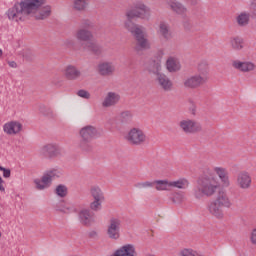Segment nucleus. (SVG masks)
I'll return each mask as SVG.
<instances>
[{
	"label": "nucleus",
	"mask_w": 256,
	"mask_h": 256,
	"mask_svg": "<svg viewBox=\"0 0 256 256\" xmlns=\"http://www.w3.org/2000/svg\"><path fill=\"white\" fill-rule=\"evenodd\" d=\"M1 235H2V234H1V232H0V237H1Z\"/></svg>",
	"instance_id": "obj_58"
},
{
	"label": "nucleus",
	"mask_w": 256,
	"mask_h": 256,
	"mask_svg": "<svg viewBox=\"0 0 256 256\" xmlns=\"http://www.w3.org/2000/svg\"><path fill=\"white\" fill-rule=\"evenodd\" d=\"M56 211H60V213H77V208L72 204H69L65 201H60L56 204Z\"/></svg>",
	"instance_id": "obj_30"
},
{
	"label": "nucleus",
	"mask_w": 256,
	"mask_h": 256,
	"mask_svg": "<svg viewBox=\"0 0 256 256\" xmlns=\"http://www.w3.org/2000/svg\"><path fill=\"white\" fill-rule=\"evenodd\" d=\"M196 75L206 83L209 81V64L206 61L198 64Z\"/></svg>",
	"instance_id": "obj_26"
},
{
	"label": "nucleus",
	"mask_w": 256,
	"mask_h": 256,
	"mask_svg": "<svg viewBox=\"0 0 256 256\" xmlns=\"http://www.w3.org/2000/svg\"><path fill=\"white\" fill-rule=\"evenodd\" d=\"M189 189V180L187 178H179L178 180L170 181V189Z\"/></svg>",
	"instance_id": "obj_31"
},
{
	"label": "nucleus",
	"mask_w": 256,
	"mask_h": 256,
	"mask_svg": "<svg viewBox=\"0 0 256 256\" xmlns=\"http://www.w3.org/2000/svg\"><path fill=\"white\" fill-rule=\"evenodd\" d=\"M213 171L220 179L222 187H229L231 185V181L229 180V170H227V168L216 166L213 168Z\"/></svg>",
	"instance_id": "obj_16"
},
{
	"label": "nucleus",
	"mask_w": 256,
	"mask_h": 256,
	"mask_svg": "<svg viewBox=\"0 0 256 256\" xmlns=\"http://www.w3.org/2000/svg\"><path fill=\"white\" fill-rule=\"evenodd\" d=\"M118 121H120L122 124L131 123L133 121V112L130 110L122 111L118 116Z\"/></svg>",
	"instance_id": "obj_37"
},
{
	"label": "nucleus",
	"mask_w": 256,
	"mask_h": 256,
	"mask_svg": "<svg viewBox=\"0 0 256 256\" xmlns=\"http://www.w3.org/2000/svg\"><path fill=\"white\" fill-rule=\"evenodd\" d=\"M156 83L158 87L164 91V93H169L173 91V81L166 74L160 73L156 76Z\"/></svg>",
	"instance_id": "obj_11"
},
{
	"label": "nucleus",
	"mask_w": 256,
	"mask_h": 256,
	"mask_svg": "<svg viewBox=\"0 0 256 256\" xmlns=\"http://www.w3.org/2000/svg\"><path fill=\"white\" fill-rule=\"evenodd\" d=\"M91 141L92 140L82 138L78 145L80 151H83V153H91V151H93V143Z\"/></svg>",
	"instance_id": "obj_38"
},
{
	"label": "nucleus",
	"mask_w": 256,
	"mask_h": 256,
	"mask_svg": "<svg viewBox=\"0 0 256 256\" xmlns=\"http://www.w3.org/2000/svg\"><path fill=\"white\" fill-rule=\"evenodd\" d=\"M186 1H189L191 5H197V0H186Z\"/></svg>",
	"instance_id": "obj_55"
},
{
	"label": "nucleus",
	"mask_w": 256,
	"mask_h": 256,
	"mask_svg": "<svg viewBox=\"0 0 256 256\" xmlns=\"http://www.w3.org/2000/svg\"><path fill=\"white\" fill-rule=\"evenodd\" d=\"M236 183L240 189H249L252 183L251 174L247 171L239 172Z\"/></svg>",
	"instance_id": "obj_17"
},
{
	"label": "nucleus",
	"mask_w": 256,
	"mask_h": 256,
	"mask_svg": "<svg viewBox=\"0 0 256 256\" xmlns=\"http://www.w3.org/2000/svg\"><path fill=\"white\" fill-rule=\"evenodd\" d=\"M52 7L51 5H45L41 6L40 8H36L33 10L34 18L37 21H45V19H49V16L52 13Z\"/></svg>",
	"instance_id": "obj_18"
},
{
	"label": "nucleus",
	"mask_w": 256,
	"mask_h": 256,
	"mask_svg": "<svg viewBox=\"0 0 256 256\" xmlns=\"http://www.w3.org/2000/svg\"><path fill=\"white\" fill-rule=\"evenodd\" d=\"M213 201L217 203L222 209H231V207H233V202H231V198H229L227 192H219L216 199Z\"/></svg>",
	"instance_id": "obj_21"
},
{
	"label": "nucleus",
	"mask_w": 256,
	"mask_h": 256,
	"mask_svg": "<svg viewBox=\"0 0 256 256\" xmlns=\"http://www.w3.org/2000/svg\"><path fill=\"white\" fill-rule=\"evenodd\" d=\"M190 111V115H193L195 117V115H197V106L193 105L192 107L189 108Z\"/></svg>",
	"instance_id": "obj_52"
},
{
	"label": "nucleus",
	"mask_w": 256,
	"mask_h": 256,
	"mask_svg": "<svg viewBox=\"0 0 256 256\" xmlns=\"http://www.w3.org/2000/svg\"><path fill=\"white\" fill-rule=\"evenodd\" d=\"M104 200H94L90 203L91 211H101V207L103 205Z\"/></svg>",
	"instance_id": "obj_45"
},
{
	"label": "nucleus",
	"mask_w": 256,
	"mask_h": 256,
	"mask_svg": "<svg viewBox=\"0 0 256 256\" xmlns=\"http://www.w3.org/2000/svg\"><path fill=\"white\" fill-rule=\"evenodd\" d=\"M158 59L157 60H150L146 64V70L148 73H152V75H160L161 74V57L165 55V52L163 50H159L157 52Z\"/></svg>",
	"instance_id": "obj_9"
},
{
	"label": "nucleus",
	"mask_w": 256,
	"mask_h": 256,
	"mask_svg": "<svg viewBox=\"0 0 256 256\" xmlns=\"http://www.w3.org/2000/svg\"><path fill=\"white\" fill-rule=\"evenodd\" d=\"M232 67L237 71H241V73H251V71H255L256 65L251 61L234 60Z\"/></svg>",
	"instance_id": "obj_14"
},
{
	"label": "nucleus",
	"mask_w": 256,
	"mask_h": 256,
	"mask_svg": "<svg viewBox=\"0 0 256 256\" xmlns=\"http://www.w3.org/2000/svg\"><path fill=\"white\" fill-rule=\"evenodd\" d=\"M125 139L129 143V145L139 147L147 143V134H145V132L140 128H132L127 133Z\"/></svg>",
	"instance_id": "obj_8"
},
{
	"label": "nucleus",
	"mask_w": 256,
	"mask_h": 256,
	"mask_svg": "<svg viewBox=\"0 0 256 256\" xmlns=\"http://www.w3.org/2000/svg\"><path fill=\"white\" fill-rule=\"evenodd\" d=\"M251 242L253 245H256V228L252 230L251 232Z\"/></svg>",
	"instance_id": "obj_51"
},
{
	"label": "nucleus",
	"mask_w": 256,
	"mask_h": 256,
	"mask_svg": "<svg viewBox=\"0 0 256 256\" xmlns=\"http://www.w3.org/2000/svg\"><path fill=\"white\" fill-rule=\"evenodd\" d=\"M78 97H81L82 99H91V94L87 90H79L77 92Z\"/></svg>",
	"instance_id": "obj_47"
},
{
	"label": "nucleus",
	"mask_w": 256,
	"mask_h": 256,
	"mask_svg": "<svg viewBox=\"0 0 256 256\" xmlns=\"http://www.w3.org/2000/svg\"><path fill=\"white\" fill-rule=\"evenodd\" d=\"M59 177H61V172L55 168L46 171L41 179L34 180L36 189L38 191H45V189H49L53 184V179H57Z\"/></svg>",
	"instance_id": "obj_5"
},
{
	"label": "nucleus",
	"mask_w": 256,
	"mask_h": 256,
	"mask_svg": "<svg viewBox=\"0 0 256 256\" xmlns=\"http://www.w3.org/2000/svg\"><path fill=\"white\" fill-rule=\"evenodd\" d=\"M245 45V42L243 41V38L236 36L230 38V47L233 49V51H241Z\"/></svg>",
	"instance_id": "obj_34"
},
{
	"label": "nucleus",
	"mask_w": 256,
	"mask_h": 256,
	"mask_svg": "<svg viewBox=\"0 0 256 256\" xmlns=\"http://www.w3.org/2000/svg\"><path fill=\"white\" fill-rule=\"evenodd\" d=\"M128 31L133 35L136 41L134 46V51H136V53H141L143 51L151 49V43L149 42V39H147V37L145 36V32H143V28L141 26L132 28Z\"/></svg>",
	"instance_id": "obj_4"
},
{
	"label": "nucleus",
	"mask_w": 256,
	"mask_h": 256,
	"mask_svg": "<svg viewBox=\"0 0 256 256\" xmlns=\"http://www.w3.org/2000/svg\"><path fill=\"white\" fill-rule=\"evenodd\" d=\"M74 37L80 43H89V41H93V32L85 28H79L76 30Z\"/></svg>",
	"instance_id": "obj_22"
},
{
	"label": "nucleus",
	"mask_w": 256,
	"mask_h": 256,
	"mask_svg": "<svg viewBox=\"0 0 256 256\" xmlns=\"http://www.w3.org/2000/svg\"><path fill=\"white\" fill-rule=\"evenodd\" d=\"M90 195L94 200L105 201V195L103 191L98 186H93L90 189Z\"/></svg>",
	"instance_id": "obj_39"
},
{
	"label": "nucleus",
	"mask_w": 256,
	"mask_h": 256,
	"mask_svg": "<svg viewBox=\"0 0 256 256\" xmlns=\"http://www.w3.org/2000/svg\"><path fill=\"white\" fill-rule=\"evenodd\" d=\"M205 83L207 82L203 80V78H200V76L194 74L184 79L183 86L185 89H199V87H202V85H205Z\"/></svg>",
	"instance_id": "obj_12"
},
{
	"label": "nucleus",
	"mask_w": 256,
	"mask_h": 256,
	"mask_svg": "<svg viewBox=\"0 0 256 256\" xmlns=\"http://www.w3.org/2000/svg\"><path fill=\"white\" fill-rule=\"evenodd\" d=\"M159 34L165 41H170V39H173V33L171 32V28H169V25L166 22H160L159 24Z\"/></svg>",
	"instance_id": "obj_29"
},
{
	"label": "nucleus",
	"mask_w": 256,
	"mask_h": 256,
	"mask_svg": "<svg viewBox=\"0 0 256 256\" xmlns=\"http://www.w3.org/2000/svg\"><path fill=\"white\" fill-rule=\"evenodd\" d=\"M97 71L101 77H111L115 73V65L112 62H102L98 64Z\"/></svg>",
	"instance_id": "obj_19"
},
{
	"label": "nucleus",
	"mask_w": 256,
	"mask_h": 256,
	"mask_svg": "<svg viewBox=\"0 0 256 256\" xmlns=\"http://www.w3.org/2000/svg\"><path fill=\"white\" fill-rule=\"evenodd\" d=\"M88 6H89L88 0H73V3H72V9L74 11H78L79 13L86 11Z\"/></svg>",
	"instance_id": "obj_33"
},
{
	"label": "nucleus",
	"mask_w": 256,
	"mask_h": 256,
	"mask_svg": "<svg viewBox=\"0 0 256 256\" xmlns=\"http://www.w3.org/2000/svg\"><path fill=\"white\" fill-rule=\"evenodd\" d=\"M123 227V220L120 217L113 216L108 220L106 234L109 239L117 241L121 237V228Z\"/></svg>",
	"instance_id": "obj_7"
},
{
	"label": "nucleus",
	"mask_w": 256,
	"mask_h": 256,
	"mask_svg": "<svg viewBox=\"0 0 256 256\" xmlns=\"http://www.w3.org/2000/svg\"><path fill=\"white\" fill-rule=\"evenodd\" d=\"M0 213H3V206L0 204Z\"/></svg>",
	"instance_id": "obj_56"
},
{
	"label": "nucleus",
	"mask_w": 256,
	"mask_h": 256,
	"mask_svg": "<svg viewBox=\"0 0 256 256\" xmlns=\"http://www.w3.org/2000/svg\"><path fill=\"white\" fill-rule=\"evenodd\" d=\"M40 153L46 159H53V157H57L59 154V149L55 144H47L40 149Z\"/></svg>",
	"instance_id": "obj_24"
},
{
	"label": "nucleus",
	"mask_w": 256,
	"mask_h": 256,
	"mask_svg": "<svg viewBox=\"0 0 256 256\" xmlns=\"http://www.w3.org/2000/svg\"><path fill=\"white\" fill-rule=\"evenodd\" d=\"M167 6L170 11H173V13H176L177 15H185V13H187V7L177 0H168Z\"/></svg>",
	"instance_id": "obj_23"
},
{
	"label": "nucleus",
	"mask_w": 256,
	"mask_h": 256,
	"mask_svg": "<svg viewBox=\"0 0 256 256\" xmlns=\"http://www.w3.org/2000/svg\"><path fill=\"white\" fill-rule=\"evenodd\" d=\"M83 49H87L88 51H91L92 53H94V55H101V53H103V48L101 47V45L91 40L83 44Z\"/></svg>",
	"instance_id": "obj_32"
},
{
	"label": "nucleus",
	"mask_w": 256,
	"mask_h": 256,
	"mask_svg": "<svg viewBox=\"0 0 256 256\" xmlns=\"http://www.w3.org/2000/svg\"><path fill=\"white\" fill-rule=\"evenodd\" d=\"M65 77L68 81H77L81 77V70L76 66L69 65L65 69Z\"/></svg>",
	"instance_id": "obj_27"
},
{
	"label": "nucleus",
	"mask_w": 256,
	"mask_h": 256,
	"mask_svg": "<svg viewBox=\"0 0 256 256\" xmlns=\"http://www.w3.org/2000/svg\"><path fill=\"white\" fill-rule=\"evenodd\" d=\"M64 45H66V47H72V49H77L75 48V41L72 39L65 40Z\"/></svg>",
	"instance_id": "obj_49"
},
{
	"label": "nucleus",
	"mask_w": 256,
	"mask_h": 256,
	"mask_svg": "<svg viewBox=\"0 0 256 256\" xmlns=\"http://www.w3.org/2000/svg\"><path fill=\"white\" fill-rule=\"evenodd\" d=\"M21 129H23V125L17 121L8 122L3 126V131L7 135H17L21 132Z\"/></svg>",
	"instance_id": "obj_25"
},
{
	"label": "nucleus",
	"mask_w": 256,
	"mask_h": 256,
	"mask_svg": "<svg viewBox=\"0 0 256 256\" xmlns=\"http://www.w3.org/2000/svg\"><path fill=\"white\" fill-rule=\"evenodd\" d=\"M126 21H124V27L127 30L135 29L141 27L133 19H142L143 21H149L151 19V8L145 5L143 2H135L130 5L125 11Z\"/></svg>",
	"instance_id": "obj_1"
},
{
	"label": "nucleus",
	"mask_w": 256,
	"mask_h": 256,
	"mask_svg": "<svg viewBox=\"0 0 256 256\" xmlns=\"http://www.w3.org/2000/svg\"><path fill=\"white\" fill-rule=\"evenodd\" d=\"M67 191V186L63 184H59L55 189V193L58 195V197H67Z\"/></svg>",
	"instance_id": "obj_42"
},
{
	"label": "nucleus",
	"mask_w": 256,
	"mask_h": 256,
	"mask_svg": "<svg viewBox=\"0 0 256 256\" xmlns=\"http://www.w3.org/2000/svg\"><path fill=\"white\" fill-rule=\"evenodd\" d=\"M183 27L185 31H197V28L195 27V23H193V21L189 19L184 20Z\"/></svg>",
	"instance_id": "obj_44"
},
{
	"label": "nucleus",
	"mask_w": 256,
	"mask_h": 256,
	"mask_svg": "<svg viewBox=\"0 0 256 256\" xmlns=\"http://www.w3.org/2000/svg\"><path fill=\"white\" fill-rule=\"evenodd\" d=\"M0 171H3V177L9 179L11 177V169L0 166Z\"/></svg>",
	"instance_id": "obj_48"
},
{
	"label": "nucleus",
	"mask_w": 256,
	"mask_h": 256,
	"mask_svg": "<svg viewBox=\"0 0 256 256\" xmlns=\"http://www.w3.org/2000/svg\"><path fill=\"white\" fill-rule=\"evenodd\" d=\"M40 113L44 115V117H47V119H55V117H57V114L53 112V109L47 108L45 106L40 107Z\"/></svg>",
	"instance_id": "obj_40"
},
{
	"label": "nucleus",
	"mask_w": 256,
	"mask_h": 256,
	"mask_svg": "<svg viewBox=\"0 0 256 256\" xmlns=\"http://www.w3.org/2000/svg\"><path fill=\"white\" fill-rule=\"evenodd\" d=\"M249 19V13L242 12L236 17V23L239 27H247V25H249Z\"/></svg>",
	"instance_id": "obj_36"
},
{
	"label": "nucleus",
	"mask_w": 256,
	"mask_h": 256,
	"mask_svg": "<svg viewBox=\"0 0 256 256\" xmlns=\"http://www.w3.org/2000/svg\"><path fill=\"white\" fill-rule=\"evenodd\" d=\"M207 211L214 219H218V221L225 219V208H222V206H219V204L213 200L207 205Z\"/></svg>",
	"instance_id": "obj_10"
},
{
	"label": "nucleus",
	"mask_w": 256,
	"mask_h": 256,
	"mask_svg": "<svg viewBox=\"0 0 256 256\" xmlns=\"http://www.w3.org/2000/svg\"><path fill=\"white\" fill-rule=\"evenodd\" d=\"M1 55H3V51L0 49V57H1Z\"/></svg>",
	"instance_id": "obj_57"
},
{
	"label": "nucleus",
	"mask_w": 256,
	"mask_h": 256,
	"mask_svg": "<svg viewBox=\"0 0 256 256\" xmlns=\"http://www.w3.org/2000/svg\"><path fill=\"white\" fill-rule=\"evenodd\" d=\"M250 8L256 11V0H250Z\"/></svg>",
	"instance_id": "obj_53"
},
{
	"label": "nucleus",
	"mask_w": 256,
	"mask_h": 256,
	"mask_svg": "<svg viewBox=\"0 0 256 256\" xmlns=\"http://www.w3.org/2000/svg\"><path fill=\"white\" fill-rule=\"evenodd\" d=\"M154 185L156 191H171V181L168 180H155Z\"/></svg>",
	"instance_id": "obj_35"
},
{
	"label": "nucleus",
	"mask_w": 256,
	"mask_h": 256,
	"mask_svg": "<svg viewBox=\"0 0 256 256\" xmlns=\"http://www.w3.org/2000/svg\"><path fill=\"white\" fill-rule=\"evenodd\" d=\"M5 180L0 176V193H5Z\"/></svg>",
	"instance_id": "obj_50"
},
{
	"label": "nucleus",
	"mask_w": 256,
	"mask_h": 256,
	"mask_svg": "<svg viewBox=\"0 0 256 256\" xmlns=\"http://www.w3.org/2000/svg\"><path fill=\"white\" fill-rule=\"evenodd\" d=\"M121 101V95L116 92H108L102 101V107H115Z\"/></svg>",
	"instance_id": "obj_20"
},
{
	"label": "nucleus",
	"mask_w": 256,
	"mask_h": 256,
	"mask_svg": "<svg viewBox=\"0 0 256 256\" xmlns=\"http://www.w3.org/2000/svg\"><path fill=\"white\" fill-rule=\"evenodd\" d=\"M80 137L81 139L93 141V139H97V137H99V131L92 125L84 126L80 129Z\"/></svg>",
	"instance_id": "obj_15"
},
{
	"label": "nucleus",
	"mask_w": 256,
	"mask_h": 256,
	"mask_svg": "<svg viewBox=\"0 0 256 256\" xmlns=\"http://www.w3.org/2000/svg\"><path fill=\"white\" fill-rule=\"evenodd\" d=\"M8 65H9V67H12L13 69H16V67H17V62H15V61H10V62H8Z\"/></svg>",
	"instance_id": "obj_54"
},
{
	"label": "nucleus",
	"mask_w": 256,
	"mask_h": 256,
	"mask_svg": "<svg viewBox=\"0 0 256 256\" xmlns=\"http://www.w3.org/2000/svg\"><path fill=\"white\" fill-rule=\"evenodd\" d=\"M80 29H87L88 31L89 29H95V22L89 19H84L81 21Z\"/></svg>",
	"instance_id": "obj_43"
},
{
	"label": "nucleus",
	"mask_w": 256,
	"mask_h": 256,
	"mask_svg": "<svg viewBox=\"0 0 256 256\" xmlns=\"http://www.w3.org/2000/svg\"><path fill=\"white\" fill-rule=\"evenodd\" d=\"M79 221L85 227H91L95 223V213L89 209H82L79 214Z\"/></svg>",
	"instance_id": "obj_13"
},
{
	"label": "nucleus",
	"mask_w": 256,
	"mask_h": 256,
	"mask_svg": "<svg viewBox=\"0 0 256 256\" xmlns=\"http://www.w3.org/2000/svg\"><path fill=\"white\" fill-rule=\"evenodd\" d=\"M166 69L169 73H177V71H181V63L177 58L169 57L166 61Z\"/></svg>",
	"instance_id": "obj_28"
},
{
	"label": "nucleus",
	"mask_w": 256,
	"mask_h": 256,
	"mask_svg": "<svg viewBox=\"0 0 256 256\" xmlns=\"http://www.w3.org/2000/svg\"><path fill=\"white\" fill-rule=\"evenodd\" d=\"M136 189H151L155 187L154 181H144V182H138L135 184Z\"/></svg>",
	"instance_id": "obj_41"
},
{
	"label": "nucleus",
	"mask_w": 256,
	"mask_h": 256,
	"mask_svg": "<svg viewBox=\"0 0 256 256\" xmlns=\"http://www.w3.org/2000/svg\"><path fill=\"white\" fill-rule=\"evenodd\" d=\"M33 13V0H22L8 10V19L12 21H25Z\"/></svg>",
	"instance_id": "obj_3"
},
{
	"label": "nucleus",
	"mask_w": 256,
	"mask_h": 256,
	"mask_svg": "<svg viewBox=\"0 0 256 256\" xmlns=\"http://www.w3.org/2000/svg\"><path fill=\"white\" fill-rule=\"evenodd\" d=\"M219 189V182L213 175H203L197 180V185L192 189V195L197 200L203 197H213Z\"/></svg>",
	"instance_id": "obj_2"
},
{
	"label": "nucleus",
	"mask_w": 256,
	"mask_h": 256,
	"mask_svg": "<svg viewBox=\"0 0 256 256\" xmlns=\"http://www.w3.org/2000/svg\"><path fill=\"white\" fill-rule=\"evenodd\" d=\"M178 127L182 133L186 135H195V133H201L203 131V125L197 120L185 118L179 121Z\"/></svg>",
	"instance_id": "obj_6"
},
{
	"label": "nucleus",
	"mask_w": 256,
	"mask_h": 256,
	"mask_svg": "<svg viewBox=\"0 0 256 256\" xmlns=\"http://www.w3.org/2000/svg\"><path fill=\"white\" fill-rule=\"evenodd\" d=\"M45 5H47V0H33V10L45 7Z\"/></svg>",
	"instance_id": "obj_46"
}]
</instances>
